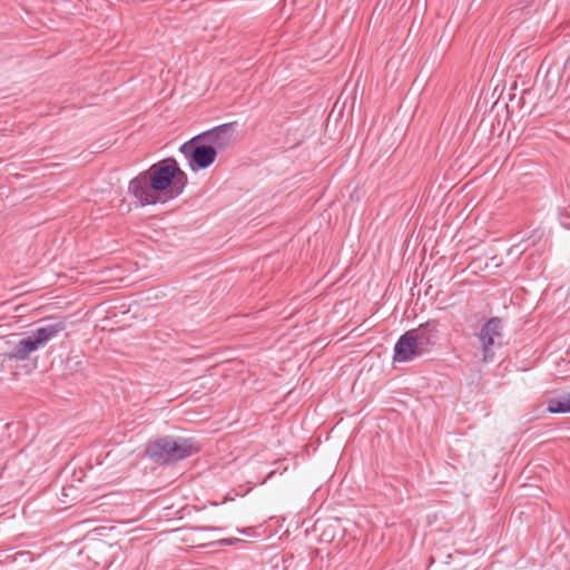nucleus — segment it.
<instances>
[{
    "label": "nucleus",
    "mask_w": 570,
    "mask_h": 570,
    "mask_svg": "<svg viewBox=\"0 0 570 570\" xmlns=\"http://www.w3.org/2000/svg\"><path fill=\"white\" fill-rule=\"evenodd\" d=\"M525 243L524 239H521V242H519L518 244H514L512 245L508 252H507V255L508 256H515L517 259L520 258V256L527 250L528 246H523V244Z\"/></svg>",
    "instance_id": "9d476101"
},
{
    "label": "nucleus",
    "mask_w": 570,
    "mask_h": 570,
    "mask_svg": "<svg viewBox=\"0 0 570 570\" xmlns=\"http://www.w3.org/2000/svg\"><path fill=\"white\" fill-rule=\"evenodd\" d=\"M179 151L187 160L189 169L194 173L207 169L217 158L215 149L205 142L199 134L180 145Z\"/></svg>",
    "instance_id": "20e7f679"
},
{
    "label": "nucleus",
    "mask_w": 570,
    "mask_h": 570,
    "mask_svg": "<svg viewBox=\"0 0 570 570\" xmlns=\"http://www.w3.org/2000/svg\"><path fill=\"white\" fill-rule=\"evenodd\" d=\"M547 411L553 414L570 413V392L549 397L547 401Z\"/></svg>",
    "instance_id": "1a4fd4ad"
},
{
    "label": "nucleus",
    "mask_w": 570,
    "mask_h": 570,
    "mask_svg": "<svg viewBox=\"0 0 570 570\" xmlns=\"http://www.w3.org/2000/svg\"><path fill=\"white\" fill-rule=\"evenodd\" d=\"M235 122H226L215 126L208 130L200 132L203 140L213 147L218 155L219 151L228 148L234 138Z\"/></svg>",
    "instance_id": "39448f33"
},
{
    "label": "nucleus",
    "mask_w": 570,
    "mask_h": 570,
    "mask_svg": "<svg viewBox=\"0 0 570 570\" xmlns=\"http://www.w3.org/2000/svg\"><path fill=\"white\" fill-rule=\"evenodd\" d=\"M543 235H544V232L542 229H540V228H537L524 240H525V243L530 242V245H535V244H538L542 239Z\"/></svg>",
    "instance_id": "9b49d317"
},
{
    "label": "nucleus",
    "mask_w": 570,
    "mask_h": 570,
    "mask_svg": "<svg viewBox=\"0 0 570 570\" xmlns=\"http://www.w3.org/2000/svg\"><path fill=\"white\" fill-rule=\"evenodd\" d=\"M197 451L191 439L166 435L150 441L146 455L156 464H173L189 458Z\"/></svg>",
    "instance_id": "f03ea898"
},
{
    "label": "nucleus",
    "mask_w": 570,
    "mask_h": 570,
    "mask_svg": "<svg viewBox=\"0 0 570 570\" xmlns=\"http://www.w3.org/2000/svg\"><path fill=\"white\" fill-rule=\"evenodd\" d=\"M393 361L397 363L412 362L417 357H421L425 353L421 351V347L415 341L413 333L406 331L396 341L394 345Z\"/></svg>",
    "instance_id": "423d86ee"
},
{
    "label": "nucleus",
    "mask_w": 570,
    "mask_h": 570,
    "mask_svg": "<svg viewBox=\"0 0 570 570\" xmlns=\"http://www.w3.org/2000/svg\"><path fill=\"white\" fill-rule=\"evenodd\" d=\"M413 333L415 341H417L421 351L425 354L431 351L438 341V323L435 321H428L420 324L416 328L410 330Z\"/></svg>",
    "instance_id": "0eeeda50"
},
{
    "label": "nucleus",
    "mask_w": 570,
    "mask_h": 570,
    "mask_svg": "<svg viewBox=\"0 0 570 570\" xmlns=\"http://www.w3.org/2000/svg\"><path fill=\"white\" fill-rule=\"evenodd\" d=\"M275 473H276V470L271 471V472L266 475V480L272 479V478L275 475Z\"/></svg>",
    "instance_id": "2eb2a0df"
},
{
    "label": "nucleus",
    "mask_w": 570,
    "mask_h": 570,
    "mask_svg": "<svg viewBox=\"0 0 570 570\" xmlns=\"http://www.w3.org/2000/svg\"><path fill=\"white\" fill-rule=\"evenodd\" d=\"M240 540L237 539V538H226V539H222L219 541H217V543L219 546H233L235 544L236 542H239Z\"/></svg>",
    "instance_id": "ddd939ff"
},
{
    "label": "nucleus",
    "mask_w": 570,
    "mask_h": 570,
    "mask_svg": "<svg viewBox=\"0 0 570 570\" xmlns=\"http://www.w3.org/2000/svg\"><path fill=\"white\" fill-rule=\"evenodd\" d=\"M237 531L240 532V533H246L245 529H238Z\"/></svg>",
    "instance_id": "dca6fc26"
},
{
    "label": "nucleus",
    "mask_w": 570,
    "mask_h": 570,
    "mask_svg": "<svg viewBox=\"0 0 570 570\" xmlns=\"http://www.w3.org/2000/svg\"><path fill=\"white\" fill-rule=\"evenodd\" d=\"M502 323L499 317L489 318L485 324L481 327L479 333V340L482 344V351L484 353V358H487L488 353L494 346L495 340L501 337Z\"/></svg>",
    "instance_id": "6e6552de"
},
{
    "label": "nucleus",
    "mask_w": 570,
    "mask_h": 570,
    "mask_svg": "<svg viewBox=\"0 0 570 570\" xmlns=\"http://www.w3.org/2000/svg\"><path fill=\"white\" fill-rule=\"evenodd\" d=\"M67 322L49 321L31 331L29 335L20 340L14 347L7 353V358L11 361H26L31 353L57 337L61 332L66 331Z\"/></svg>",
    "instance_id": "7ed1b4c3"
},
{
    "label": "nucleus",
    "mask_w": 570,
    "mask_h": 570,
    "mask_svg": "<svg viewBox=\"0 0 570 570\" xmlns=\"http://www.w3.org/2000/svg\"><path fill=\"white\" fill-rule=\"evenodd\" d=\"M570 218V210H564L560 214V224L566 227L570 228V222L568 220Z\"/></svg>",
    "instance_id": "f8f14e48"
},
{
    "label": "nucleus",
    "mask_w": 570,
    "mask_h": 570,
    "mask_svg": "<svg viewBox=\"0 0 570 570\" xmlns=\"http://www.w3.org/2000/svg\"><path fill=\"white\" fill-rule=\"evenodd\" d=\"M187 185V175L173 157L153 164L129 181V193L141 206L163 202L164 194L169 199L178 197Z\"/></svg>",
    "instance_id": "f257e3e1"
},
{
    "label": "nucleus",
    "mask_w": 570,
    "mask_h": 570,
    "mask_svg": "<svg viewBox=\"0 0 570 570\" xmlns=\"http://www.w3.org/2000/svg\"><path fill=\"white\" fill-rule=\"evenodd\" d=\"M195 531H220L222 529L218 527L212 525H198L194 528Z\"/></svg>",
    "instance_id": "4468645a"
}]
</instances>
